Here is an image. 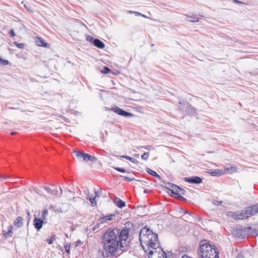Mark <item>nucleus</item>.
Here are the masks:
<instances>
[{"label": "nucleus", "instance_id": "obj_1", "mask_svg": "<svg viewBox=\"0 0 258 258\" xmlns=\"http://www.w3.org/2000/svg\"><path fill=\"white\" fill-rule=\"evenodd\" d=\"M129 231L126 227L122 230L114 228L108 230L103 234V247L107 256H117L119 254V251L124 250L126 245V240L128 237Z\"/></svg>", "mask_w": 258, "mask_h": 258}, {"label": "nucleus", "instance_id": "obj_2", "mask_svg": "<svg viewBox=\"0 0 258 258\" xmlns=\"http://www.w3.org/2000/svg\"><path fill=\"white\" fill-rule=\"evenodd\" d=\"M139 240L146 253L160 246L158 235L146 226L140 230Z\"/></svg>", "mask_w": 258, "mask_h": 258}, {"label": "nucleus", "instance_id": "obj_3", "mask_svg": "<svg viewBox=\"0 0 258 258\" xmlns=\"http://www.w3.org/2000/svg\"><path fill=\"white\" fill-rule=\"evenodd\" d=\"M200 243L198 249L199 258H219V252L217 248L208 242Z\"/></svg>", "mask_w": 258, "mask_h": 258}, {"label": "nucleus", "instance_id": "obj_4", "mask_svg": "<svg viewBox=\"0 0 258 258\" xmlns=\"http://www.w3.org/2000/svg\"><path fill=\"white\" fill-rule=\"evenodd\" d=\"M258 213V204L253 205L251 207L247 208L245 211L240 213H234L233 216L236 220H242L247 219Z\"/></svg>", "mask_w": 258, "mask_h": 258}, {"label": "nucleus", "instance_id": "obj_5", "mask_svg": "<svg viewBox=\"0 0 258 258\" xmlns=\"http://www.w3.org/2000/svg\"><path fill=\"white\" fill-rule=\"evenodd\" d=\"M75 156L79 160L87 162L90 161L93 163L96 162L98 160L97 158L94 156H92L87 153L82 152L75 151L74 152Z\"/></svg>", "mask_w": 258, "mask_h": 258}, {"label": "nucleus", "instance_id": "obj_6", "mask_svg": "<svg viewBox=\"0 0 258 258\" xmlns=\"http://www.w3.org/2000/svg\"><path fill=\"white\" fill-rule=\"evenodd\" d=\"M250 229L251 227H243L241 226H238L236 228L233 229L232 234L235 237L244 238Z\"/></svg>", "mask_w": 258, "mask_h": 258}, {"label": "nucleus", "instance_id": "obj_7", "mask_svg": "<svg viewBox=\"0 0 258 258\" xmlns=\"http://www.w3.org/2000/svg\"><path fill=\"white\" fill-rule=\"evenodd\" d=\"M149 258H167L165 251L160 247L155 249H151L146 253Z\"/></svg>", "mask_w": 258, "mask_h": 258}, {"label": "nucleus", "instance_id": "obj_8", "mask_svg": "<svg viewBox=\"0 0 258 258\" xmlns=\"http://www.w3.org/2000/svg\"><path fill=\"white\" fill-rule=\"evenodd\" d=\"M111 111L114 112L115 113H117V114L125 116V117H132L134 116V114L124 111V110L119 108L117 106H114L111 108Z\"/></svg>", "mask_w": 258, "mask_h": 258}, {"label": "nucleus", "instance_id": "obj_9", "mask_svg": "<svg viewBox=\"0 0 258 258\" xmlns=\"http://www.w3.org/2000/svg\"><path fill=\"white\" fill-rule=\"evenodd\" d=\"M184 181L191 184H200L202 182L203 179L199 176H191L190 177H185Z\"/></svg>", "mask_w": 258, "mask_h": 258}, {"label": "nucleus", "instance_id": "obj_10", "mask_svg": "<svg viewBox=\"0 0 258 258\" xmlns=\"http://www.w3.org/2000/svg\"><path fill=\"white\" fill-rule=\"evenodd\" d=\"M43 224V220L42 219L35 217L33 220L34 226L37 231H39L41 229Z\"/></svg>", "mask_w": 258, "mask_h": 258}, {"label": "nucleus", "instance_id": "obj_11", "mask_svg": "<svg viewBox=\"0 0 258 258\" xmlns=\"http://www.w3.org/2000/svg\"><path fill=\"white\" fill-rule=\"evenodd\" d=\"M13 227L10 225L8 227V231H6L5 230H3V234L4 237L6 238L8 237H11L13 236Z\"/></svg>", "mask_w": 258, "mask_h": 258}, {"label": "nucleus", "instance_id": "obj_12", "mask_svg": "<svg viewBox=\"0 0 258 258\" xmlns=\"http://www.w3.org/2000/svg\"><path fill=\"white\" fill-rule=\"evenodd\" d=\"M185 16L186 21L189 22L195 23L200 22L199 19L198 18L196 14H192L191 16L185 15Z\"/></svg>", "mask_w": 258, "mask_h": 258}, {"label": "nucleus", "instance_id": "obj_13", "mask_svg": "<svg viewBox=\"0 0 258 258\" xmlns=\"http://www.w3.org/2000/svg\"><path fill=\"white\" fill-rule=\"evenodd\" d=\"M114 203L119 208H122L125 206V202L121 200L119 198L115 197Z\"/></svg>", "mask_w": 258, "mask_h": 258}, {"label": "nucleus", "instance_id": "obj_14", "mask_svg": "<svg viewBox=\"0 0 258 258\" xmlns=\"http://www.w3.org/2000/svg\"><path fill=\"white\" fill-rule=\"evenodd\" d=\"M14 224L17 228H21L23 225V218L20 216L18 217L14 221Z\"/></svg>", "mask_w": 258, "mask_h": 258}, {"label": "nucleus", "instance_id": "obj_15", "mask_svg": "<svg viewBox=\"0 0 258 258\" xmlns=\"http://www.w3.org/2000/svg\"><path fill=\"white\" fill-rule=\"evenodd\" d=\"M211 175L214 176H219L224 174V171L219 169H212L211 170L210 172H209Z\"/></svg>", "mask_w": 258, "mask_h": 258}, {"label": "nucleus", "instance_id": "obj_16", "mask_svg": "<svg viewBox=\"0 0 258 258\" xmlns=\"http://www.w3.org/2000/svg\"><path fill=\"white\" fill-rule=\"evenodd\" d=\"M93 44L99 48H104L105 47V44L104 43L98 39H95L94 40Z\"/></svg>", "mask_w": 258, "mask_h": 258}, {"label": "nucleus", "instance_id": "obj_17", "mask_svg": "<svg viewBox=\"0 0 258 258\" xmlns=\"http://www.w3.org/2000/svg\"><path fill=\"white\" fill-rule=\"evenodd\" d=\"M36 43L39 46L48 47L49 46V44H47L43 39H42L41 38L39 37L36 40Z\"/></svg>", "mask_w": 258, "mask_h": 258}, {"label": "nucleus", "instance_id": "obj_18", "mask_svg": "<svg viewBox=\"0 0 258 258\" xmlns=\"http://www.w3.org/2000/svg\"><path fill=\"white\" fill-rule=\"evenodd\" d=\"M116 157L119 158H124L125 159H127L128 160H130L133 163L137 164L138 163V161L136 160L135 159L126 155H123V156H115Z\"/></svg>", "mask_w": 258, "mask_h": 258}, {"label": "nucleus", "instance_id": "obj_19", "mask_svg": "<svg viewBox=\"0 0 258 258\" xmlns=\"http://www.w3.org/2000/svg\"><path fill=\"white\" fill-rule=\"evenodd\" d=\"M179 187V186L174 184V185H172V188L170 191L171 195L176 196V195L178 194V190Z\"/></svg>", "mask_w": 258, "mask_h": 258}, {"label": "nucleus", "instance_id": "obj_20", "mask_svg": "<svg viewBox=\"0 0 258 258\" xmlns=\"http://www.w3.org/2000/svg\"><path fill=\"white\" fill-rule=\"evenodd\" d=\"M43 188L46 190L48 193L51 194V195H57V192H58V191L57 190H55V189H52L51 188H50V187H47V186H44L43 187Z\"/></svg>", "mask_w": 258, "mask_h": 258}, {"label": "nucleus", "instance_id": "obj_21", "mask_svg": "<svg viewBox=\"0 0 258 258\" xmlns=\"http://www.w3.org/2000/svg\"><path fill=\"white\" fill-rule=\"evenodd\" d=\"M146 171L150 174L152 175V176H154V177H157L158 178H160L161 177L160 176V175L159 174H158L155 171L151 170L150 168H146Z\"/></svg>", "mask_w": 258, "mask_h": 258}, {"label": "nucleus", "instance_id": "obj_22", "mask_svg": "<svg viewBox=\"0 0 258 258\" xmlns=\"http://www.w3.org/2000/svg\"><path fill=\"white\" fill-rule=\"evenodd\" d=\"M185 192V191L183 188L179 187V189L178 190V194L177 195H176V196H177L178 199L185 200V199L181 196V195H184Z\"/></svg>", "mask_w": 258, "mask_h": 258}, {"label": "nucleus", "instance_id": "obj_23", "mask_svg": "<svg viewBox=\"0 0 258 258\" xmlns=\"http://www.w3.org/2000/svg\"><path fill=\"white\" fill-rule=\"evenodd\" d=\"M115 215H109V216H104L102 218H101L100 219V222L102 223L103 222H106L107 221H110L112 220V217H114Z\"/></svg>", "mask_w": 258, "mask_h": 258}, {"label": "nucleus", "instance_id": "obj_24", "mask_svg": "<svg viewBox=\"0 0 258 258\" xmlns=\"http://www.w3.org/2000/svg\"><path fill=\"white\" fill-rule=\"evenodd\" d=\"M237 168L235 166H231L230 168H227L226 169L225 171H224L225 173H232L236 171Z\"/></svg>", "mask_w": 258, "mask_h": 258}, {"label": "nucleus", "instance_id": "obj_25", "mask_svg": "<svg viewBox=\"0 0 258 258\" xmlns=\"http://www.w3.org/2000/svg\"><path fill=\"white\" fill-rule=\"evenodd\" d=\"M48 214V211L47 209H45L42 211V215H41V219H45L46 217H47V215Z\"/></svg>", "mask_w": 258, "mask_h": 258}, {"label": "nucleus", "instance_id": "obj_26", "mask_svg": "<svg viewBox=\"0 0 258 258\" xmlns=\"http://www.w3.org/2000/svg\"><path fill=\"white\" fill-rule=\"evenodd\" d=\"M149 152L144 153L143 155H141V158L143 160H147L149 156Z\"/></svg>", "mask_w": 258, "mask_h": 258}, {"label": "nucleus", "instance_id": "obj_27", "mask_svg": "<svg viewBox=\"0 0 258 258\" xmlns=\"http://www.w3.org/2000/svg\"><path fill=\"white\" fill-rule=\"evenodd\" d=\"M89 201L92 206H96L97 205L95 197H90Z\"/></svg>", "mask_w": 258, "mask_h": 258}, {"label": "nucleus", "instance_id": "obj_28", "mask_svg": "<svg viewBox=\"0 0 258 258\" xmlns=\"http://www.w3.org/2000/svg\"><path fill=\"white\" fill-rule=\"evenodd\" d=\"M70 246H71V244L70 243H66L64 245L65 249L68 254H70Z\"/></svg>", "mask_w": 258, "mask_h": 258}, {"label": "nucleus", "instance_id": "obj_29", "mask_svg": "<svg viewBox=\"0 0 258 258\" xmlns=\"http://www.w3.org/2000/svg\"><path fill=\"white\" fill-rule=\"evenodd\" d=\"M14 44L17 46L19 48L23 49L24 47V44L23 43H18L17 41L14 42Z\"/></svg>", "mask_w": 258, "mask_h": 258}, {"label": "nucleus", "instance_id": "obj_30", "mask_svg": "<svg viewBox=\"0 0 258 258\" xmlns=\"http://www.w3.org/2000/svg\"><path fill=\"white\" fill-rule=\"evenodd\" d=\"M186 107L188 108L189 110H191V113H196V109L193 108L192 106L190 105L189 104H186Z\"/></svg>", "mask_w": 258, "mask_h": 258}, {"label": "nucleus", "instance_id": "obj_31", "mask_svg": "<svg viewBox=\"0 0 258 258\" xmlns=\"http://www.w3.org/2000/svg\"><path fill=\"white\" fill-rule=\"evenodd\" d=\"M9 62L8 60H4V59L0 58V64L4 65V66H6L9 64Z\"/></svg>", "mask_w": 258, "mask_h": 258}, {"label": "nucleus", "instance_id": "obj_32", "mask_svg": "<svg viewBox=\"0 0 258 258\" xmlns=\"http://www.w3.org/2000/svg\"><path fill=\"white\" fill-rule=\"evenodd\" d=\"M138 148V149L144 148L147 150H150L151 149H152L153 148V147L151 146H144L139 147Z\"/></svg>", "mask_w": 258, "mask_h": 258}, {"label": "nucleus", "instance_id": "obj_33", "mask_svg": "<svg viewBox=\"0 0 258 258\" xmlns=\"http://www.w3.org/2000/svg\"><path fill=\"white\" fill-rule=\"evenodd\" d=\"M110 71V70L108 67H104L101 72L104 74H108Z\"/></svg>", "mask_w": 258, "mask_h": 258}, {"label": "nucleus", "instance_id": "obj_34", "mask_svg": "<svg viewBox=\"0 0 258 258\" xmlns=\"http://www.w3.org/2000/svg\"><path fill=\"white\" fill-rule=\"evenodd\" d=\"M173 185L174 184L173 183L168 182L166 184V186L167 189H169V190L171 191V190L172 188V185Z\"/></svg>", "mask_w": 258, "mask_h": 258}, {"label": "nucleus", "instance_id": "obj_35", "mask_svg": "<svg viewBox=\"0 0 258 258\" xmlns=\"http://www.w3.org/2000/svg\"><path fill=\"white\" fill-rule=\"evenodd\" d=\"M95 39H94L92 37L89 36V35H88L87 37H86V40L87 41H89L90 42H92L93 43H94V40Z\"/></svg>", "mask_w": 258, "mask_h": 258}, {"label": "nucleus", "instance_id": "obj_36", "mask_svg": "<svg viewBox=\"0 0 258 258\" xmlns=\"http://www.w3.org/2000/svg\"><path fill=\"white\" fill-rule=\"evenodd\" d=\"M116 170L122 172L124 173L125 172V170L122 168L120 167H113Z\"/></svg>", "mask_w": 258, "mask_h": 258}, {"label": "nucleus", "instance_id": "obj_37", "mask_svg": "<svg viewBox=\"0 0 258 258\" xmlns=\"http://www.w3.org/2000/svg\"><path fill=\"white\" fill-rule=\"evenodd\" d=\"M54 240H55V238H54V237L53 236H52V237H50V239H47V241L48 242V243L49 244H52Z\"/></svg>", "mask_w": 258, "mask_h": 258}, {"label": "nucleus", "instance_id": "obj_38", "mask_svg": "<svg viewBox=\"0 0 258 258\" xmlns=\"http://www.w3.org/2000/svg\"><path fill=\"white\" fill-rule=\"evenodd\" d=\"M10 36L12 37H14L16 36L15 32L14 30L11 29L9 32Z\"/></svg>", "mask_w": 258, "mask_h": 258}, {"label": "nucleus", "instance_id": "obj_39", "mask_svg": "<svg viewBox=\"0 0 258 258\" xmlns=\"http://www.w3.org/2000/svg\"><path fill=\"white\" fill-rule=\"evenodd\" d=\"M233 2L234 3H236V4H245V3L242 2H241V1H239L238 0H233Z\"/></svg>", "mask_w": 258, "mask_h": 258}, {"label": "nucleus", "instance_id": "obj_40", "mask_svg": "<svg viewBox=\"0 0 258 258\" xmlns=\"http://www.w3.org/2000/svg\"><path fill=\"white\" fill-rule=\"evenodd\" d=\"M253 231H254V233L256 234V235L258 236V225L256 226L253 228Z\"/></svg>", "mask_w": 258, "mask_h": 258}, {"label": "nucleus", "instance_id": "obj_41", "mask_svg": "<svg viewBox=\"0 0 258 258\" xmlns=\"http://www.w3.org/2000/svg\"><path fill=\"white\" fill-rule=\"evenodd\" d=\"M124 179L125 180H127V181H132L134 179V178H131V177H129L125 176L124 177Z\"/></svg>", "mask_w": 258, "mask_h": 258}, {"label": "nucleus", "instance_id": "obj_42", "mask_svg": "<svg viewBox=\"0 0 258 258\" xmlns=\"http://www.w3.org/2000/svg\"><path fill=\"white\" fill-rule=\"evenodd\" d=\"M95 196L94 197H95V198L97 197L100 196V193L99 191H95Z\"/></svg>", "mask_w": 258, "mask_h": 258}, {"label": "nucleus", "instance_id": "obj_43", "mask_svg": "<svg viewBox=\"0 0 258 258\" xmlns=\"http://www.w3.org/2000/svg\"><path fill=\"white\" fill-rule=\"evenodd\" d=\"M221 203H222V202H221V201L219 202V201H215L214 202V204L215 205H220Z\"/></svg>", "mask_w": 258, "mask_h": 258}, {"label": "nucleus", "instance_id": "obj_44", "mask_svg": "<svg viewBox=\"0 0 258 258\" xmlns=\"http://www.w3.org/2000/svg\"><path fill=\"white\" fill-rule=\"evenodd\" d=\"M236 258H244V257L243 254L239 253L237 255Z\"/></svg>", "mask_w": 258, "mask_h": 258}, {"label": "nucleus", "instance_id": "obj_45", "mask_svg": "<svg viewBox=\"0 0 258 258\" xmlns=\"http://www.w3.org/2000/svg\"><path fill=\"white\" fill-rule=\"evenodd\" d=\"M99 228V226L98 225H96L93 228H92V230L93 231H95V230H96L97 229H98Z\"/></svg>", "mask_w": 258, "mask_h": 258}, {"label": "nucleus", "instance_id": "obj_46", "mask_svg": "<svg viewBox=\"0 0 258 258\" xmlns=\"http://www.w3.org/2000/svg\"><path fill=\"white\" fill-rule=\"evenodd\" d=\"M8 178H9V177L7 175H3L2 178H3V179H7Z\"/></svg>", "mask_w": 258, "mask_h": 258}, {"label": "nucleus", "instance_id": "obj_47", "mask_svg": "<svg viewBox=\"0 0 258 258\" xmlns=\"http://www.w3.org/2000/svg\"><path fill=\"white\" fill-rule=\"evenodd\" d=\"M134 13H135L136 16H141V15H142L141 13H140L139 12H134Z\"/></svg>", "mask_w": 258, "mask_h": 258}, {"label": "nucleus", "instance_id": "obj_48", "mask_svg": "<svg viewBox=\"0 0 258 258\" xmlns=\"http://www.w3.org/2000/svg\"><path fill=\"white\" fill-rule=\"evenodd\" d=\"M105 110H106V111H111V108H107V107H105Z\"/></svg>", "mask_w": 258, "mask_h": 258}, {"label": "nucleus", "instance_id": "obj_49", "mask_svg": "<svg viewBox=\"0 0 258 258\" xmlns=\"http://www.w3.org/2000/svg\"><path fill=\"white\" fill-rule=\"evenodd\" d=\"M16 134V132H11V134L12 135H15Z\"/></svg>", "mask_w": 258, "mask_h": 258}, {"label": "nucleus", "instance_id": "obj_50", "mask_svg": "<svg viewBox=\"0 0 258 258\" xmlns=\"http://www.w3.org/2000/svg\"><path fill=\"white\" fill-rule=\"evenodd\" d=\"M139 156H140V155H139V154H136V155H135V156L136 157H137V158H139Z\"/></svg>", "mask_w": 258, "mask_h": 258}, {"label": "nucleus", "instance_id": "obj_51", "mask_svg": "<svg viewBox=\"0 0 258 258\" xmlns=\"http://www.w3.org/2000/svg\"><path fill=\"white\" fill-rule=\"evenodd\" d=\"M179 103L180 104H183V101H180L179 102Z\"/></svg>", "mask_w": 258, "mask_h": 258}, {"label": "nucleus", "instance_id": "obj_52", "mask_svg": "<svg viewBox=\"0 0 258 258\" xmlns=\"http://www.w3.org/2000/svg\"><path fill=\"white\" fill-rule=\"evenodd\" d=\"M134 12H133V11H128V13H130V14L134 13Z\"/></svg>", "mask_w": 258, "mask_h": 258}, {"label": "nucleus", "instance_id": "obj_53", "mask_svg": "<svg viewBox=\"0 0 258 258\" xmlns=\"http://www.w3.org/2000/svg\"><path fill=\"white\" fill-rule=\"evenodd\" d=\"M141 16H142V17H144V18H146V17H147L145 15H143V14H142V15H141Z\"/></svg>", "mask_w": 258, "mask_h": 258}, {"label": "nucleus", "instance_id": "obj_54", "mask_svg": "<svg viewBox=\"0 0 258 258\" xmlns=\"http://www.w3.org/2000/svg\"><path fill=\"white\" fill-rule=\"evenodd\" d=\"M59 189H60V194H61L62 192V190L61 187H60Z\"/></svg>", "mask_w": 258, "mask_h": 258}, {"label": "nucleus", "instance_id": "obj_55", "mask_svg": "<svg viewBox=\"0 0 258 258\" xmlns=\"http://www.w3.org/2000/svg\"><path fill=\"white\" fill-rule=\"evenodd\" d=\"M144 192H145V193H147V192H148V190H147V189H145V190H144Z\"/></svg>", "mask_w": 258, "mask_h": 258}, {"label": "nucleus", "instance_id": "obj_56", "mask_svg": "<svg viewBox=\"0 0 258 258\" xmlns=\"http://www.w3.org/2000/svg\"><path fill=\"white\" fill-rule=\"evenodd\" d=\"M3 177V175H0V179H2Z\"/></svg>", "mask_w": 258, "mask_h": 258}, {"label": "nucleus", "instance_id": "obj_57", "mask_svg": "<svg viewBox=\"0 0 258 258\" xmlns=\"http://www.w3.org/2000/svg\"><path fill=\"white\" fill-rule=\"evenodd\" d=\"M67 191H68V192H71V191L70 190H69V189H68V190H67Z\"/></svg>", "mask_w": 258, "mask_h": 258}, {"label": "nucleus", "instance_id": "obj_58", "mask_svg": "<svg viewBox=\"0 0 258 258\" xmlns=\"http://www.w3.org/2000/svg\"><path fill=\"white\" fill-rule=\"evenodd\" d=\"M75 198H74H74H73V200L74 201H75Z\"/></svg>", "mask_w": 258, "mask_h": 258}]
</instances>
